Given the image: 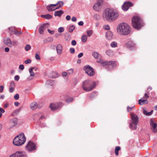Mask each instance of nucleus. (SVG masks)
Instances as JSON below:
<instances>
[{"label": "nucleus", "mask_w": 157, "mask_h": 157, "mask_svg": "<svg viewBox=\"0 0 157 157\" xmlns=\"http://www.w3.org/2000/svg\"><path fill=\"white\" fill-rule=\"evenodd\" d=\"M113 36V34L112 32L110 31H107L106 33V37L108 40L111 39Z\"/></svg>", "instance_id": "aec40b11"}, {"label": "nucleus", "mask_w": 157, "mask_h": 157, "mask_svg": "<svg viewBox=\"0 0 157 157\" xmlns=\"http://www.w3.org/2000/svg\"><path fill=\"white\" fill-rule=\"evenodd\" d=\"M34 68V67H32L29 69V72L31 76H34V72H33V70Z\"/></svg>", "instance_id": "c9c22d12"}, {"label": "nucleus", "mask_w": 157, "mask_h": 157, "mask_svg": "<svg viewBox=\"0 0 157 157\" xmlns=\"http://www.w3.org/2000/svg\"><path fill=\"white\" fill-rule=\"evenodd\" d=\"M48 31L49 33L51 34H52L54 33V31L53 30H51L50 29H48Z\"/></svg>", "instance_id": "4d7b16f0"}, {"label": "nucleus", "mask_w": 157, "mask_h": 157, "mask_svg": "<svg viewBox=\"0 0 157 157\" xmlns=\"http://www.w3.org/2000/svg\"><path fill=\"white\" fill-rule=\"evenodd\" d=\"M134 107V106H133L131 107L128 106L127 107V109L128 111L129 112V111H131Z\"/></svg>", "instance_id": "de8ad7c7"}, {"label": "nucleus", "mask_w": 157, "mask_h": 157, "mask_svg": "<svg viewBox=\"0 0 157 157\" xmlns=\"http://www.w3.org/2000/svg\"><path fill=\"white\" fill-rule=\"evenodd\" d=\"M4 90V86H0V92L2 93Z\"/></svg>", "instance_id": "13d9d810"}, {"label": "nucleus", "mask_w": 157, "mask_h": 157, "mask_svg": "<svg viewBox=\"0 0 157 157\" xmlns=\"http://www.w3.org/2000/svg\"><path fill=\"white\" fill-rule=\"evenodd\" d=\"M4 42L5 44L9 47H12V42L8 37L5 38L3 39Z\"/></svg>", "instance_id": "2eb2a0df"}, {"label": "nucleus", "mask_w": 157, "mask_h": 157, "mask_svg": "<svg viewBox=\"0 0 157 157\" xmlns=\"http://www.w3.org/2000/svg\"><path fill=\"white\" fill-rule=\"evenodd\" d=\"M26 150L29 151H32L36 149L35 144L31 141H29L25 146Z\"/></svg>", "instance_id": "6e6552de"}, {"label": "nucleus", "mask_w": 157, "mask_h": 157, "mask_svg": "<svg viewBox=\"0 0 157 157\" xmlns=\"http://www.w3.org/2000/svg\"><path fill=\"white\" fill-rule=\"evenodd\" d=\"M75 29V27L73 25H72L69 27L68 31L70 33H72Z\"/></svg>", "instance_id": "c756f323"}, {"label": "nucleus", "mask_w": 157, "mask_h": 157, "mask_svg": "<svg viewBox=\"0 0 157 157\" xmlns=\"http://www.w3.org/2000/svg\"><path fill=\"white\" fill-rule=\"evenodd\" d=\"M41 17H42L45 18L46 19H49L52 18V16L49 14H47L46 15H42Z\"/></svg>", "instance_id": "cd10ccee"}, {"label": "nucleus", "mask_w": 157, "mask_h": 157, "mask_svg": "<svg viewBox=\"0 0 157 157\" xmlns=\"http://www.w3.org/2000/svg\"><path fill=\"white\" fill-rule=\"evenodd\" d=\"M103 28L104 29L106 30H108L110 29L109 26L108 25H105L103 26Z\"/></svg>", "instance_id": "37998d69"}, {"label": "nucleus", "mask_w": 157, "mask_h": 157, "mask_svg": "<svg viewBox=\"0 0 157 157\" xmlns=\"http://www.w3.org/2000/svg\"><path fill=\"white\" fill-rule=\"evenodd\" d=\"M132 3L129 2H126L124 3L122 6L123 10L124 11H127L129 7L132 6Z\"/></svg>", "instance_id": "f8f14e48"}, {"label": "nucleus", "mask_w": 157, "mask_h": 157, "mask_svg": "<svg viewBox=\"0 0 157 157\" xmlns=\"http://www.w3.org/2000/svg\"><path fill=\"white\" fill-rule=\"evenodd\" d=\"M73 100V99L72 98L69 97L66 99V101L67 102L69 103L72 101Z\"/></svg>", "instance_id": "ea45409f"}, {"label": "nucleus", "mask_w": 157, "mask_h": 157, "mask_svg": "<svg viewBox=\"0 0 157 157\" xmlns=\"http://www.w3.org/2000/svg\"><path fill=\"white\" fill-rule=\"evenodd\" d=\"M15 137H25V136L23 133L21 132L17 136Z\"/></svg>", "instance_id": "e433bc0d"}, {"label": "nucleus", "mask_w": 157, "mask_h": 157, "mask_svg": "<svg viewBox=\"0 0 157 157\" xmlns=\"http://www.w3.org/2000/svg\"><path fill=\"white\" fill-rule=\"evenodd\" d=\"M24 68V67L23 65L21 64L19 66V68L22 70H23Z\"/></svg>", "instance_id": "bf43d9fd"}, {"label": "nucleus", "mask_w": 157, "mask_h": 157, "mask_svg": "<svg viewBox=\"0 0 157 157\" xmlns=\"http://www.w3.org/2000/svg\"><path fill=\"white\" fill-rule=\"evenodd\" d=\"M30 108L33 110L35 109L38 107L37 103L35 102H33L31 103L30 105Z\"/></svg>", "instance_id": "4be33fe9"}, {"label": "nucleus", "mask_w": 157, "mask_h": 157, "mask_svg": "<svg viewBox=\"0 0 157 157\" xmlns=\"http://www.w3.org/2000/svg\"><path fill=\"white\" fill-rule=\"evenodd\" d=\"M93 56L96 59H98L99 57V54L96 52H93L92 53Z\"/></svg>", "instance_id": "c85d7f7f"}, {"label": "nucleus", "mask_w": 157, "mask_h": 157, "mask_svg": "<svg viewBox=\"0 0 157 157\" xmlns=\"http://www.w3.org/2000/svg\"><path fill=\"white\" fill-rule=\"evenodd\" d=\"M119 14L113 9H107L103 14V17L107 21H115L118 17Z\"/></svg>", "instance_id": "f257e3e1"}, {"label": "nucleus", "mask_w": 157, "mask_h": 157, "mask_svg": "<svg viewBox=\"0 0 157 157\" xmlns=\"http://www.w3.org/2000/svg\"><path fill=\"white\" fill-rule=\"evenodd\" d=\"M35 58L37 60H40V58L38 54H36Z\"/></svg>", "instance_id": "603ef678"}, {"label": "nucleus", "mask_w": 157, "mask_h": 157, "mask_svg": "<svg viewBox=\"0 0 157 157\" xmlns=\"http://www.w3.org/2000/svg\"><path fill=\"white\" fill-rule=\"evenodd\" d=\"M153 111V110H151L150 112H147L146 109H143V112L144 115L147 116H150L152 114Z\"/></svg>", "instance_id": "5701e85b"}, {"label": "nucleus", "mask_w": 157, "mask_h": 157, "mask_svg": "<svg viewBox=\"0 0 157 157\" xmlns=\"http://www.w3.org/2000/svg\"><path fill=\"white\" fill-rule=\"evenodd\" d=\"M112 51L111 50H108L106 51V54L108 56H110L112 55Z\"/></svg>", "instance_id": "72a5a7b5"}, {"label": "nucleus", "mask_w": 157, "mask_h": 157, "mask_svg": "<svg viewBox=\"0 0 157 157\" xmlns=\"http://www.w3.org/2000/svg\"><path fill=\"white\" fill-rule=\"evenodd\" d=\"M19 79V77L18 75H16L14 77V80L16 81H18Z\"/></svg>", "instance_id": "5fc2aeb1"}, {"label": "nucleus", "mask_w": 157, "mask_h": 157, "mask_svg": "<svg viewBox=\"0 0 157 157\" xmlns=\"http://www.w3.org/2000/svg\"><path fill=\"white\" fill-rule=\"evenodd\" d=\"M97 62L98 63H100L104 66L109 65V61H104L102 59H100L99 60L97 61Z\"/></svg>", "instance_id": "6ab92c4d"}, {"label": "nucleus", "mask_w": 157, "mask_h": 157, "mask_svg": "<svg viewBox=\"0 0 157 157\" xmlns=\"http://www.w3.org/2000/svg\"><path fill=\"white\" fill-rule=\"evenodd\" d=\"M117 29V33L122 35H127L131 32V28L127 23H125L119 24Z\"/></svg>", "instance_id": "f03ea898"}, {"label": "nucleus", "mask_w": 157, "mask_h": 157, "mask_svg": "<svg viewBox=\"0 0 157 157\" xmlns=\"http://www.w3.org/2000/svg\"><path fill=\"white\" fill-rule=\"evenodd\" d=\"M58 31L59 33H62L64 31V29L63 27H60L59 28Z\"/></svg>", "instance_id": "c03bdc74"}, {"label": "nucleus", "mask_w": 157, "mask_h": 157, "mask_svg": "<svg viewBox=\"0 0 157 157\" xmlns=\"http://www.w3.org/2000/svg\"><path fill=\"white\" fill-rule=\"evenodd\" d=\"M31 61L30 59H28L26 60H25V64H27L28 63H31Z\"/></svg>", "instance_id": "8fccbe9b"}, {"label": "nucleus", "mask_w": 157, "mask_h": 157, "mask_svg": "<svg viewBox=\"0 0 157 157\" xmlns=\"http://www.w3.org/2000/svg\"><path fill=\"white\" fill-rule=\"evenodd\" d=\"M150 124L152 131L154 132H157V129L156 128L157 127V124H156L154 120L152 118L150 120Z\"/></svg>", "instance_id": "9d476101"}, {"label": "nucleus", "mask_w": 157, "mask_h": 157, "mask_svg": "<svg viewBox=\"0 0 157 157\" xmlns=\"http://www.w3.org/2000/svg\"><path fill=\"white\" fill-rule=\"evenodd\" d=\"M73 70L72 69H71L67 71V73L69 74H71L73 73Z\"/></svg>", "instance_id": "49530a36"}, {"label": "nucleus", "mask_w": 157, "mask_h": 157, "mask_svg": "<svg viewBox=\"0 0 157 157\" xmlns=\"http://www.w3.org/2000/svg\"><path fill=\"white\" fill-rule=\"evenodd\" d=\"M63 13V12L62 10L56 11L54 13V16H55L60 17Z\"/></svg>", "instance_id": "393cba45"}, {"label": "nucleus", "mask_w": 157, "mask_h": 157, "mask_svg": "<svg viewBox=\"0 0 157 157\" xmlns=\"http://www.w3.org/2000/svg\"><path fill=\"white\" fill-rule=\"evenodd\" d=\"M130 115L132 122L130 124L129 128L133 130H135L137 128L136 125L138 122L139 118L137 115L134 113H131Z\"/></svg>", "instance_id": "39448f33"}, {"label": "nucleus", "mask_w": 157, "mask_h": 157, "mask_svg": "<svg viewBox=\"0 0 157 157\" xmlns=\"http://www.w3.org/2000/svg\"><path fill=\"white\" fill-rule=\"evenodd\" d=\"M121 148L119 146H117L116 147L115 150V154L117 155H118V151L120 150Z\"/></svg>", "instance_id": "7c9ffc66"}, {"label": "nucleus", "mask_w": 157, "mask_h": 157, "mask_svg": "<svg viewBox=\"0 0 157 157\" xmlns=\"http://www.w3.org/2000/svg\"><path fill=\"white\" fill-rule=\"evenodd\" d=\"M110 46L112 48H115L117 46V43L115 41H113L111 43Z\"/></svg>", "instance_id": "473e14b6"}, {"label": "nucleus", "mask_w": 157, "mask_h": 157, "mask_svg": "<svg viewBox=\"0 0 157 157\" xmlns=\"http://www.w3.org/2000/svg\"><path fill=\"white\" fill-rule=\"evenodd\" d=\"M83 55V53H80V54H79L78 56V57L79 58H80Z\"/></svg>", "instance_id": "69168bd1"}, {"label": "nucleus", "mask_w": 157, "mask_h": 157, "mask_svg": "<svg viewBox=\"0 0 157 157\" xmlns=\"http://www.w3.org/2000/svg\"><path fill=\"white\" fill-rule=\"evenodd\" d=\"M59 74L57 73L52 72L49 74L48 76L50 78H56L59 76Z\"/></svg>", "instance_id": "412c9836"}, {"label": "nucleus", "mask_w": 157, "mask_h": 157, "mask_svg": "<svg viewBox=\"0 0 157 157\" xmlns=\"http://www.w3.org/2000/svg\"><path fill=\"white\" fill-rule=\"evenodd\" d=\"M54 82L52 80L49 79L47 80L46 82V84L50 85H52L53 84Z\"/></svg>", "instance_id": "2f4dec72"}, {"label": "nucleus", "mask_w": 157, "mask_h": 157, "mask_svg": "<svg viewBox=\"0 0 157 157\" xmlns=\"http://www.w3.org/2000/svg\"><path fill=\"white\" fill-rule=\"evenodd\" d=\"M9 29L10 31H11L13 33L14 30H15L14 28L13 27H11L9 28Z\"/></svg>", "instance_id": "680f3d73"}, {"label": "nucleus", "mask_w": 157, "mask_h": 157, "mask_svg": "<svg viewBox=\"0 0 157 157\" xmlns=\"http://www.w3.org/2000/svg\"><path fill=\"white\" fill-rule=\"evenodd\" d=\"M18 44V42L17 41L13 40L12 42V45L13 46L17 45Z\"/></svg>", "instance_id": "a18cd8bd"}, {"label": "nucleus", "mask_w": 157, "mask_h": 157, "mask_svg": "<svg viewBox=\"0 0 157 157\" xmlns=\"http://www.w3.org/2000/svg\"><path fill=\"white\" fill-rule=\"evenodd\" d=\"M14 90V87H11L9 89L10 92L11 93L13 92Z\"/></svg>", "instance_id": "6e6d98bb"}, {"label": "nucleus", "mask_w": 157, "mask_h": 157, "mask_svg": "<svg viewBox=\"0 0 157 157\" xmlns=\"http://www.w3.org/2000/svg\"><path fill=\"white\" fill-rule=\"evenodd\" d=\"M57 4H58V5H59V6L57 7H59V8L62 6L63 4V2L62 1H59Z\"/></svg>", "instance_id": "a19ab883"}, {"label": "nucleus", "mask_w": 157, "mask_h": 157, "mask_svg": "<svg viewBox=\"0 0 157 157\" xmlns=\"http://www.w3.org/2000/svg\"><path fill=\"white\" fill-rule=\"evenodd\" d=\"M56 49L57 54L58 55H60L63 51V47L60 44H58L56 46Z\"/></svg>", "instance_id": "dca6fc26"}, {"label": "nucleus", "mask_w": 157, "mask_h": 157, "mask_svg": "<svg viewBox=\"0 0 157 157\" xmlns=\"http://www.w3.org/2000/svg\"><path fill=\"white\" fill-rule=\"evenodd\" d=\"M102 3V0H98L97 3L93 6V8L96 10H98L100 7Z\"/></svg>", "instance_id": "ddd939ff"}, {"label": "nucleus", "mask_w": 157, "mask_h": 157, "mask_svg": "<svg viewBox=\"0 0 157 157\" xmlns=\"http://www.w3.org/2000/svg\"><path fill=\"white\" fill-rule=\"evenodd\" d=\"M139 104L140 105H143L148 103V101L147 99H144L142 98L139 100Z\"/></svg>", "instance_id": "b1692460"}, {"label": "nucleus", "mask_w": 157, "mask_h": 157, "mask_svg": "<svg viewBox=\"0 0 157 157\" xmlns=\"http://www.w3.org/2000/svg\"><path fill=\"white\" fill-rule=\"evenodd\" d=\"M78 25L80 26H82L83 25L84 23L82 21H80L78 23Z\"/></svg>", "instance_id": "338daca9"}, {"label": "nucleus", "mask_w": 157, "mask_h": 157, "mask_svg": "<svg viewBox=\"0 0 157 157\" xmlns=\"http://www.w3.org/2000/svg\"><path fill=\"white\" fill-rule=\"evenodd\" d=\"M10 122L11 123L13 124V125H15L17 122V119L15 118H13L10 120Z\"/></svg>", "instance_id": "bb28decb"}, {"label": "nucleus", "mask_w": 157, "mask_h": 157, "mask_svg": "<svg viewBox=\"0 0 157 157\" xmlns=\"http://www.w3.org/2000/svg\"><path fill=\"white\" fill-rule=\"evenodd\" d=\"M111 65L112 67H114L117 65V63L116 61H110L109 65Z\"/></svg>", "instance_id": "f704fd0d"}, {"label": "nucleus", "mask_w": 157, "mask_h": 157, "mask_svg": "<svg viewBox=\"0 0 157 157\" xmlns=\"http://www.w3.org/2000/svg\"><path fill=\"white\" fill-rule=\"evenodd\" d=\"M31 46L29 44H27L25 47V49L27 51H28L31 49Z\"/></svg>", "instance_id": "4c0bfd02"}, {"label": "nucleus", "mask_w": 157, "mask_h": 157, "mask_svg": "<svg viewBox=\"0 0 157 157\" xmlns=\"http://www.w3.org/2000/svg\"><path fill=\"white\" fill-rule=\"evenodd\" d=\"M26 140V138H14L13 140V143L16 146H21L25 143Z\"/></svg>", "instance_id": "423d86ee"}, {"label": "nucleus", "mask_w": 157, "mask_h": 157, "mask_svg": "<svg viewBox=\"0 0 157 157\" xmlns=\"http://www.w3.org/2000/svg\"><path fill=\"white\" fill-rule=\"evenodd\" d=\"M71 44L73 46H75L76 44V42L75 40H72L71 42Z\"/></svg>", "instance_id": "864d4df0"}, {"label": "nucleus", "mask_w": 157, "mask_h": 157, "mask_svg": "<svg viewBox=\"0 0 157 157\" xmlns=\"http://www.w3.org/2000/svg\"><path fill=\"white\" fill-rule=\"evenodd\" d=\"M15 86V84L14 82L13 81L11 82L10 83L11 87H14Z\"/></svg>", "instance_id": "052dcab7"}, {"label": "nucleus", "mask_w": 157, "mask_h": 157, "mask_svg": "<svg viewBox=\"0 0 157 157\" xmlns=\"http://www.w3.org/2000/svg\"><path fill=\"white\" fill-rule=\"evenodd\" d=\"M84 70L89 76H92L94 75L95 72L92 67L89 65L86 66L84 67Z\"/></svg>", "instance_id": "0eeeda50"}, {"label": "nucleus", "mask_w": 157, "mask_h": 157, "mask_svg": "<svg viewBox=\"0 0 157 157\" xmlns=\"http://www.w3.org/2000/svg\"><path fill=\"white\" fill-rule=\"evenodd\" d=\"M63 104L62 103H59L56 104H51L50 105V107L52 110H55L58 109L59 107H62Z\"/></svg>", "instance_id": "9b49d317"}, {"label": "nucleus", "mask_w": 157, "mask_h": 157, "mask_svg": "<svg viewBox=\"0 0 157 157\" xmlns=\"http://www.w3.org/2000/svg\"><path fill=\"white\" fill-rule=\"evenodd\" d=\"M71 53L73 54L75 52V49L73 48H71L70 49Z\"/></svg>", "instance_id": "3c124183"}, {"label": "nucleus", "mask_w": 157, "mask_h": 157, "mask_svg": "<svg viewBox=\"0 0 157 157\" xmlns=\"http://www.w3.org/2000/svg\"><path fill=\"white\" fill-rule=\"evenodd\" d=\"M62 75L63 76L65 77L67 75V73L66 72H63L62 73Z\"/></svg>", "instance_id": "e2e57ef3"}, {"label": "nucleus", "mask_w": 157, "mask_h": 157, "mask_svg": "<svg viewBox=\"0 0 157 157\" xmlns=\"http://www.w3.org/2000/svg\"><path fill=\"white\" fill-rule=\"evenodd\" d=\"M0 112L1 113H4L5 111L3 109L0 107Z\"/></svg>", "instance_id": "0e129e2a"}, {"label": "nucleus", "mask_w": 157, "mask_h": 157, "mask_svg": "<svg viewBox=\"0 0 157 157\" xmlns=\"http://www.w3.org/2000/svg\"><path fill=\"white\" fill-rule=\"evenodd\" d=\"M87 33L88 36H90L92 34V31L91 30H90L87 31Z\"/></svg>", "instance_id": "79ce46f5"}, {"label": "nucleus", "mask_w": 157, "mask_h": 157, "mask_svg": "<svg viewBox=\"0 0 157 157\" xmlns=\"http://www.w3.org/2000/svg\"><path fill=\"white\" fill-rule=\"evenodd\" d=\"M132 24L133 27L138 29L143 26L141 19L137 16H133L132 18Z\"/></svg>", "instance_id": "7ed1b4c3"}, {"label": "nucleus", "mask_w": 157, "mask_h": 157, "mask_svg": "<svg viewBox=\"0 0 157 157\" xmlns=\"http://www.w3.org/2000/svg\"><path fill=\"white\" fill-rule=\"evenodd\" d=\"M13 33H14L15 35H19L20 34H21L22 33L21 32H18L16 30H14L13 31Z\"/></svg>", "instance_id": "58836bf2"}, {"label": "nucleus", "mask_w": 157, "mask_h": 157, "mask_svg": "<svg viewBox=\"0 0 157 157\" xmlns=\"http://www.w3.org/2000/svg\"><path fill=\"white\" fill-rule=\"evenodd\" d=\"M57 5L58 4H51L47 6V8L49 11H54L56 9H59V7L55 8V6H57Z\"/></svg>", "instance_id": "4468645a"}, {"label": "nucleus", "mask_w": 157, "mask_h": 157, "mask_svg": "<svg viewBox=\"0 0 157 157\" xmlns=\"http://www.w3.org/2000/svg\"><path fill=\"white\" fill-rule=\"evenodd\" d=\"M48 25V24L46 23V24H44L40 26L39 29V32L40 34H42L43 33L44 30L47 28L46 25Z\"/></svg>", "instance_id": "f3484780"}, {"label": "nucleus", "mask_w": 157, "mask_h": 157, "mask_svg": "<svg viewBox=\"0 0 157 157\" xmlns=\"http://www.w3.org/2000/svg\"><path fill=\"white\" fill-rule=\"evenodd\" d=\"M66 19L67 20H69L70 19H71V17L69 15H67L66 16Z\"/></svg>", "instance_id": "774afa93"}, {"label": "nucleus", "mask_w": 157, "mask_h": 157, "mask_svg": "<svg viewBox=\"0 0 157 157\" xmlns=\"http://www.w3.org/2000/svg\"><path fill=\"white\" fill-rule=\"evenodd\" d=\"M14 98L16 100H18L19 98V95L18 94H16L14 96Z\"/></svg>", "instance_id": "09e8293b"}, {"label": "nucleus", "mask_w": 157, "mask_h": 157, "mask_svg": "<svg viewBox=\"0 0 157 157\" xmlns=\"http://www.w3.org/2000/svg\"><path fill=\"white\" fill-rule=\"evenodd\" d=\"M15 153L16 157H26L25 153L24 151H17Z\"/></svg>", "instance_id": "a211bd4d"}, {"label": "nucleus", "mask_w": 157, "mask_h": 157, "mask_svg": "<svg viewBox=\"0 0 157 157\" xmlns=\"http://www.w3.org/2000/svg\"><path fill=\"white\" fill-rule=\"evenodd\" d=\"M87 40V36L85 35L82 36L81 37V41L83 43L86 42Z\"/></svg>", "instance_id": "a878e982"}, {"label": "nucleus", "mask_w": 157, "mask_h": 157, "mask_svg": "<svg viewBox=\"0 0 157 157\" xmlns=\"http://www.w3.org/2000/svg\"><path fill=\"white\" fill-rule=\"evenodd\" d=\"M95 85L96 83L94 82L87 80L83 82L82 88L85 91H89L95 87Z\"/></svg>", "instance_id": "20e7f679"}, {"label": "nucleus", "mask_w": 157, "mask_h": 157, "mask_svg": "<svg viewBox=\"0 0 157 157\" xmlns=\"http://www.w3.org/2000/svg\"><path fill=\"white\" fill-rule=\"evenodd\" d=\"M125 44L128 48L131 49L134 48L136 46L135 43L130 39H128L127 40Z\"/></svg>", "instance_id": "1a4fd4ad"}]
</instances>
